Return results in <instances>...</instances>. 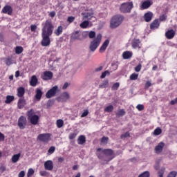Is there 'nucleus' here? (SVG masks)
Returning <instances> with one entry per match:
<instances>
[{
    "mask_svg": "<svg viewBox=\"0 0 177 177\" xmlns=\"http://www.w3.org/2000/svg\"><path fill=\"white\" fill-rule=\"evenodd\" d=\"M43 28L41 29V35H50L52 36L53 34V24H52V20L47 19L44 24H42Z\"/></svg>",
    "mask_w": 177,
    "mask_h": 177,
    "instance_id": "obj_1",
    "label": "nucleus"
},
{
    "mask_svg": "<svg viewBox=\"0 0 177 177\" xmlns=\"http://www.w3.org/2000/svg\"><path fill=\"white\" fill-rule=\"evenodd\" d=\"M124 21V16L118 15L113 16L110 21V28L114 29L120 27Z\"/></svg>",
    "mask_w": 177,
    "mask_h": 177,
    "instance_id": "obj_2",
    "label": "nucleus"
},
{
    "mask_svg": "<svg viewBox=\"0 0 177 177\" xmlns=\"http://www.w3.org/2000/svg\"><path fill=\"white\" fill-rule=\"evenodd\" d=\"M26 115L28 120H30V124H32V125H37V124H38V122L39 121V116H38V115H35V111L34 109L28 111Z\"/></svg>",
    "mask_w": 177,
    "mask_h": 177,
    "instance_id": "obj_3",
    "label": "nucleus"
},
{
    "mask_svg": "<svg viewBox=\"0 0 177 177\" xmlns=\"http://www.w3.org/2000/svg\"><path fill=\"white\" fill-rule=\"evenodd\" d=\"M100 42H102V34L99 33L97 35L96 38L92 40L90 43L89 49L91 52H95L97 48H99V45H100Z\"/></svg>",
    "mask_w": 177,
    "mask_h": 177,
    "instance_id": "obj_4",
    "label": "nucleus"
},
{
    "mask_svg": "<svg viewBox=\"0 0 177 177\" xmlns=\"http://www.w3.org/2000/svg\"><path fill=\"white\" fill-rule=\"evenodd\" d=\"M132 9H133V2H125L122 3L119 8L120 13H131Z\"/></svg>",
    "mask_w": 177,
    "mask_h": 177,
    "instance_id": "obj_5",
    "label": "nucleus"
},
{
    "mask_svg": "<svg viewBox=\"0 0 177 177\" xmlns=\"http://www.w3.org/2000/svg\"><path fill=\"white\" fill-rule=\"evenodd\" d=\"M50 136H52V135L49 133H41L38 135L37 140L43 143H49V142H50Z\"/></svg>",
    "mask_w": 177,
    "mask_h": 177,
    "instance_id": "obj_6",
    "label": "nucleus"
},
{
    "mask_svg": "<svg viewBox=\"0 0 177 177\" xmlns=\"http://www.w3.org/2000/svg\"><path fill=\"white\" fill-rule=\"evenodd\" d=\"M71 39L73 41H82V39H85V34L81 33L80 30H77L72 33Z\"/></svg>",
    "mask_w": 177,
    "mask_h": 177,
    "instance_id": "obj_7",
    "label": "nucleus"
},
{
    "mask_svg": "<svg viewBox=\"0 0 177 177\" xmlns=\"http://www.w3.org/2000/svg\"><path fill=\"white\" fill-rule=\"evenodd\" d=\"M57 89H59V87L57 86H54L52 88L47 91L46 93V97L47 99H50V97H54V96H56Z\"/></svg>",
    "mask_w": 177,
    "mask_h": 177,
    "instance_id": "obj_8",
    "label": "nucleus"
},
{
    "mask_svg": "<svg viewBox=\"0 0 177 177\" xmlns=\"http://www.w3.org/2000/svg\"><path fill=\"white\" fill-rule=\"evenodd\" d=\"M19 129H24L26 127H27V118L25 116L21 115L18 119V124H17Z\"/></svg>",
    "mask_w": 177,
    "mask_h": 177,
    "instance_id": "obj_9",
    "label": "nucleus"
},
{
    "mask_svg": "<svg viewBox=\"0 0 177 177\" xmlns=\"http://www.w3.org/2000/svg\"><path fill=\"white\" fill-rule=\"evenodd\" d=\"M70 99V94L67 92H64L62 93L61 96L56 98L57 102L64 103Z\"/></svg>",
    "mask_w": 177,
    "mask_h": 177,
    "instance_id": "obj_10",
    "label": "nucleus"
},
{
    "mask_svg": "<svg viewBox=\"0 0 177 177\" xmlns=\"http://www.w3.org/2000/svg\"><path fill=\"white\" fill-rule=\"evenodd\" d=\"M41 78L43 81H49L53 78V73L48 71H44L41 75Z\"/></svg>",
    "mask_w": 177,
    "mask_h": 177,
    "instance_id": "obj_11",
    "label": "nucleus"
},
{
    "mask_svg": "<svg viewBox=\"0 0 177 177\" xmlns=\"http://www.w3.org/2000/svg\"><path fill=\"white\" fill-rule=\"evenodd\" d=\"M82 20H91L93 17V11L86 10L84 12L82 13Z\"/></svg>",
    "mask_w": 177,
    "mask_h": 177,
    "instance_id": "obj_12",
    "label": "nucleus"
},
{
    "mask_svg": "<svg viewBox=\"0 0 177 177\" xmlns=\"http://www.w3.org/2000/svg\"><path fill=\"white\" fill-rule=\"evenodd\" d=\"M42 40H41V46H49L50 45V37L47 35H41Z\"/></svg>",
    "mask_w": 177,
    "mask_h": 177,
    "instance_id": "obj_13",
    "label": "nucleus"
},
{
    "mask_svg": "<svg viewBox=\"0 0 177 177\" xmlns=\"http://www.w3.org/2000/svg\"><path fill=\"white\" fill-rule=\"evenodd\" d=\"M2 13L5 15H8L9 16H12L13 13V8L10 6H5L2 9Z\"/></svg>",
    "mask_w": 177,
    "mask_h": 177,
    "instance_id": "obj_14",
    "label": "nucleus"
},
{
    "mask_svg": "<svg viewBox=\"0 0 177 177\" xmlns=\"http://www.w3.org/2000/svg\"><path fill=\"white\" fill-rule=\"evenodd\" d=\"M131 46L133 49H140L142 48V44L140 39H134L131 42Z\"/></svg>",
    "mask_w": 177,
    "mask_h": 177,
    "instance_id": "obj_15",
    "label": "nucleus"
},
{
    "mask_svg": "<svg viewBox=\"0 0 177 177\" xmlns=\"http://www.w3.org/2000/svg\"><path fill=\"white\" fill-rule=\"evenodd\" d=\"M110 44V40L106 39L104 41L101 47L100 48L99 52L100 53H104L106 52V49H107V46H109Z\"/></svg>",
    "mask_w": 177,
    "mask_h": 177,
    "instance_id": "obj_16",
    "label": "nucleus"
},
{
    "mask_svg": "<svg viewBox=\"0 0 177 177\" xmlns=\"http://www.w3.org/2000/svg\"><path fill=\"white\" fill-rule=\"evenodd\" d=\"M44 169L46 171H52L53 169V161L46 160L44 162Z\"/></svg>",
    "mask_w": 177,
    "mask_h": 177,
    "instance_id": "obj_17",
    "label": "nucleus"
},
{
    "mask_svg": "<svg viewBox=\"0 0 177 177\" xmlns=\"http://www.w3.org/2000/svg\"><path fill=\"white\" fill-rule=\"evenodd\" d=\"M26 104H27V102L26 101V99L24 97H21L18 100L17 107L18 109H19V110L24 109Z\"/></svg>",
    "mask_w": 177,
    "mask_h": 177,
    "instance_id": "obj_18",
    "label": "nucleus"
},
{
    "mask_svg": "<svg viewBox=\"0 0 177 177\" xmlns=\"http://www.w3.org/2000/svg\"><path fill=\"white\" fill-rule=\"evenodd\" d=\"M26 95V88L24 87H19L17 89V96L19 98L24 97Z\"/></svg>",
    "mask_w": 177,
    "mask_h": 177,
    "instance_id": "obj_19",
    "label": "nucleus"
},
{
    "mask_svg": "<svg viewBox=\"0 0 177 177\" xmlns=\"http://www.w3.org/2000/svg\"><path fill=\"white\" fill-rule=\"evenodd\" d=\"M143 19L146 23H149V21L153 19V12L150 11L146 12L143 16Z\"/></svg>",
    "mask_w": 177,
    "mask_h": 177,
    "instance_id": "obj_20",
    "label": "nucleus"
},
{
    "mask_svg": "<svg viewBox=\"0 0 177 177\" xmlns=\"http://www.w3.org/2000/svg\"><path fill=\"white\" fill-rule=\"evenodd\" d=\"M164 146H165V143L163 142H160L158 144V145L155 147V151L157 154L161 153L162 149H164Z\"/></svg>",
    "mask_w": 177,
    "mask_h": 177,
    "instance_id": "obj_21",
    "label": "nucleus"
},
{
    "mask_svg": "<svg viewBox=\"0 0 177 177\" xmlns=\"http://www.w3.org/2000/svg\"><path fill=\"white\" fill-rule=\"evenodd\" d=\"M160 27V21L158 19L153 20L150 24L151 30H156Z\"/></svg>",
    "mask_w": 177,
    "mask_h": 177,
    "instance_id": "obj_22",
    "label": "nucleus"
},
{
    "mask_svg": "<svg viewBox=\"0 0 177 177\" xmlns=\"http://www.w3.org/2000/svg\"><path fill=\"white\" fill-rule=\"evenodd\" d=\"M175 30L171 29L165 32V37L167 38V39H172L175 37Z\"/></svg>",
    "mask_w": 177,
    "mask_h": 177,
    "instance_id": "obj_23",
    "label": "nucleus"
},
{
    "mask_svg": "<svg viewBox=\"0 0 177 177\" xmlns=\"http://www.w3.org/2000/svg\"><path fill=\"white\" fill-rule=\"evenodd\" d=\"M153 5V2L150 1L149 0L144 1L141 5V8L142 10L149 9L150 6Z\"/></svg>",
    "mask_w": 177,
    "mask_h": 177,
    "instance_id": "obj_24",
    "label": "nucleus"
},
{
    "mask_svg": "<svg viewBox=\"0 0 177 177\" xmlns=\"http://www.w3.org/2000/svg\"><path fill=\"white\" fill-rule=\"evenodd\" d=\"M42 95H44V93L42 92V91H41V89H39V88H37L35 97L36 100H37V102H39V100H41V99L42 97Z\"/></svg>",
    "mask_w": 177,
    "mask_h": 177,
    "instance_id": "obj_25",
    "label": "nucleus"
},
{
    "mask_svg": "<svg viewBox=\"0 0 177 177\" xmlns=\"http://www.w3.org/2000/svg\"><path fill=\"white\" fill-rule=\"evenodd\" d=\"M133 53L131 51H124L122 53V58L124 60H127L128 59H131L132 57Z\"/></svg>",
    "mask_w": 177,
    "mask_h": 177,
    "instance_id": "obj_26",
    "label": "nucleus"
},
{
    "mask_svg": "<svg viewBox=\"0 0 177 177\" xmlns=\"http://www.w3.org/2000/svg\"><path fill=\"white\" fill-rule=\"evenodd\" d=\"M102 153L108 157H111V156H113L114 154V151L111 149H106L102 150Z\"/></svg>",
    "mask_w": 177,
    "mask_h": 177,
    "instance_id": "obj_27",
    "label": "nucleus"
},
{
    "mask_svg": "<svg viewBox=\"0 0 177 177\" xmlns=\"http://www.w3.org/2000/svg\"><path fill=\"white\" fill-rule=\"evenodd\" d=\"M37 84H38V78H37V76L35 75L32 76L30 81V85L31 86H37Z\"/></svg>",
    "mask_w": 177,
    "mask_h": 177,
    "instance_id": "obj_28",
    "label": "nucleus"
},
{
    "mask_svg": "<svg viewBox=\"0 0 177 177\" xmlns=\"http://www.w3.org/2000/svg\"><path fill=\"white\" fill-rule=\"evenodd\" d=\"M86 142V138L85 136H80L77 138L78 145H84Z\"/></svg>",
    "mask_w": 177,
    "mask_h": 177,
    "instance_id": "obj_29",
    "label": "nucleus"
},
{
    "mask_svg": "<svg viewBox=\"0 0 177 177\" xmlns=\"http://www.w3.org/2000/svg\"><path fill=\"white\" fill-rule=\"evenodd\" d=\"M63 33V26H59L57 27V28L54 31V34L59 37V35H61V34Z\"/></svg>",
    "mask_w": 177,
    "mask_h": 177,
    "instance_id": "obj_30",
    "label": "nucleus"
},
{
    "mask_svg": "<svg viewBox=\"0 0 177 177\" xmlns=\"http://www.w3.org/2000/svg\"><path fill=\"white\" fill-rule=\"evenodd\" d=\"M13 100H15V96H13V95H7L5 103H6V104H9L12 103V102H13Z\"/></svg>",
    "mask_w": 177,
    "mask_h": 177,
    "instance_id": "obj_31",
    "label": "nucleus"
},
{
    "mask_svg": "<svg viewBox=\"0 0 177 177\" xmlns=\"http://www.w3.org/2000/svg\"><path fill=\"white\" fill-rule=\"evenodd\" d=\"M109 86V80H105L103 81V82L99 85V88L101 89H104V88H107Z\"/></svg>",
    "mask_w": 177,
    "mask_h": 177,
    "instance_id": "obj_32",
    "label": "nucleus"
},
{
    "mask_svg": "<svg viewBox=\"0 0 177 177\" xmlns=\"http://www.w3.org/2000/svg\"><path fill=\"white\" fill-rule=\"evenodd\" d=\"M20 156H21V154L20 153L18 154L13 155L12 157V162L14 163L17 162L19 161V160H20Z\"/></svg>",
    "mask_w": 177,
    "mask_h": 177,
    "instance_id": "obj_33",
    "label": "nucleus"
},
{
    "mask_svg": "<svg viewBox=\"0 0 177 177\" xmlns=\"http://www.w3.org/2000/svg\"><path fill=\"white\" fill-rule=\"evenodd\" d=\"M161 133H162V130L160 127H157L153 131V135H155V136H158V135H161Z\"/></svg>",
    "mask_w": 177,
    "mask_h": 177,
    "instance_id": "obj_34",
    "label": "nucleus"
},
{
    "mask_svg": "<svg viewBox=\"0 0 177 177\" xmlns=\"http://www.w3.org/2000/svg\"><path fill=\"white\" fill-rule=\"evenodd\" d=\"M78 135V132L77 131H75L73 133H71L69 134L68 138L70 140H73V139H75L77 138V136Z\"/></svg>",
    "mask_w": 177,
    "mask_h": 177,
    "instance_id": "obj_35",
    "label": "nucleus"
},
{
    "mask_svg": "<svg viewBox=\"0 0 177 177\" xmlns=\"http://www.w3.org/2000/svg\"><path fill=\"white\" fill-rule=\"evenodd\" d=\"M113 110H114V106H113V105H109L104 109V111L105 113H111Z\"/></svg>",
    "mask_w": 177,
    "mask_h": 177,
    "instance_id": "obj_36",
    "label": "nucleus"
},
{
    "mask_svg": "<svg viewBox=\"0 0 177 177\" xmlns=\"http://www.w3.org/2000/svg\"><path fill=\"white\" fill-rule=\"evenodd\" d=\"M88 26H89V21H84L82 24H80L81 28H87Z\"/></svg>",
    "mask_w": 177,
    "mask_h": 177,
    "instance_id": "obj_37",
    "label": "nucleus"
},
{
    "mask_svg": "<svg viewBox=\"0 0 177 177\" xmlns=\"http://www.w3.org/2000/svg\"><path fill=\"white\" fill-rule=\"evenodd\" d=\"M57 128H62L63 125H64V122L62 119H59L57 120Z\"/></svg>",
    "mask_w": 177,
    "mask_h": 177,
    "instance_id": "obj_38",
    "label": "nucleus"
},
{
    "mask_svg": "<svg viewBox=\"0 0 177 177\" xmlns=\"http://www.w3.org/2000/svg\"><path fill=\"white\" fill-rule=\"evenodd\" d=\"M165 172V167H162L160 171H158V177H164V174Z\"/></svg>",
    "mask_w": 177,
    "mask_h": 177,
    "instance_id": "obj_39",
    "label": "nucleus"
},
{
    "mask_svg": "<svg viewBox=\"0 0 177 177\" xmlns=\"http://www.w3.org/2000/svg\"><path fill=\"white\" fill-rule=\"evenodd\" d=\"M126 112L124 109H120L119 111H118L116 115H118V117H123V115H125Z\"/></svg>",
    "mask_w": 177,
    "mask_h": 177,
    "instance_id": "obj_40",
    "label": "nucleus"
},
{
    "mask_svg": "<svg viewBox=\"0 0 177 177\" xmlns=\"http://www.w3.org/2000/svg\"><path fill=\"white\" fill-rule=\"evenodd\" d=\"M138 77H139V74L137 73H132L130 75V80L131 81H136V80H138Z\"/></svg>",
    "mask_w": 177,
    "mask_h": 177,
    "instance_id": "obj_41",
    "label": "nucleus"
},
{
    "mask_svg": "<svg viewBox=\"0 0 177 177\" xmlns=\"http://www.w3.org/2000/svg\"><path fill=\"white\" fill-rule=\"evenodd\" d=\"M23 48L21 46H17L15 48V53L17 55H20L21 53H23Z\"/></svg>",
    "mask_w": 177,
    "mask_h": 177,
    "instance_id": "obj_42",
    "label": "nucleus"
},
{
    "mask_svg": "<svg viewBox=\"0 0 177 177\" xmlns=\"http://www.w3.org/2000/svg\"><path fill=\"white\" fill-rule=\"evenodd\" d=\"M138 177H150V172L149 171H144Z\"/></svg>",
    "mask_w": 177,
    "mask_h": 177,
    "instance_id": "obj_43",
    "label": "nucleus"
},
{
    "mask_svg": "<svg viewBox=\"0 0 177 177\" xmlns=\"http://www.w3.org/2000/svg\"><path fill=\"white\" fill-rule=\"evenodd\" d=\"M74 20H75V17L70 16V17H68L66 21L69 24H71V23H74Z\"/></svg>",
    "mask_w": 177,
    "mask_h": 177,
    "instance_id": "obj_44",
    "label": "nucleus"
},
{
    "mask_svg": "<svg viewBox=\"0 0 177 177\" xmlns=\"http://www.w3.org/2000/svg\"><path fill=\"white\" fill-rule=\"evenodd\" d=\"M118 88H120V83L116 82V83L113 84V86L111 87V90L112 91H117L118 89Z\"/></svg>",
    "mask_w": 177,
    "mask_h": 177,
    "instance_id": "obj_45",
    "label": "nucleus"
},
{
    "mask_svg": "<svg viewBox=\"0 0 177 177\" xmlns=\"http://www.w3.org/2000/svg\"><path fill=\"white\" fill-rule=\"evenodd\" d=\"M35 171L32 168H30L28 170V173H27V177H30L32 176V175H34Z\"/></svg>",
    "mask_w": 177,
    "mask_h": 177,
    "instance_id": "obj_46",
    "label": "nucleus"
},
{
    "mask_svg": "<svg viewBox=\"0 0 177 177\" xmlns=\"http://www.w3.org/2000/svg\"><path fill=\"white\" fill-rule=\"evenodd\" d=\"M106 75H110V71H105L104 72H103L100 76V78L103 80V78H106Z\"/></svg>",
    "mask_w": 177,
    "mask_h": 177,
    "instance_id": "obj_47",
    "label": "nucleus"
},
{
    "mask_svg": "<svg viewBox=\"0 0 177 177\" xmlns=\"http://www.w3.org/2000/svg\"><path fill=\"white\" fill-rule=\"evenodd\" d=\"M96 37V32L95 31H90L88 33V37L92 39Z\"/></svg>",
    "mask_w": 177,
    "mask_h": 177,
    "instance_id": "obj_48",
    "label": "nucleus"
},
{
    "mask_svg": "<svg viewBox=\"0 0 177 177\" xmlns=\"http://www.w3.org/2000/svg\"><path fill=\"white\" fill-rule=\"evenodd\" d=\"M107 142H109V137L103 136L101 139V143H104V145H107Z\"/></svg>",
    "mask_w": 177,
    "mask_h": 177,
    "instance_id": "obj_49",
    "label": "nucleus"
},
{
    "mask_svg": "<svg viewBox=\"0 0 177 177\" xmlns=\"http://www.w3.org/2000/svg\"><path fill=\"white\" fill-rule=\"evenodd\" d=\"M136 109L138 111H143V110H145V106L143 104H138Z\"/></svg>",
    "mask_w": 177,
    "mask_h": 177,
    "instance_id": "obj_50",
    "label": "nucleus"
},
{
    "mask_svg": "<svg viewBox=\"0 0 177 177\" xmlns=\"http://www.w3.org/2000/svg\"><path fill=\"white\" fill-rule=\"evenodd\" d=\"M130 134L129 132H126L120 136V138L122 139H125V138H129Z\"/></svg>",
    "mask_w": 177,
    "mask_h": 177,
    "instance_id": "obj_51",
    "label": "nucleus"
},
{
    "mask_svg": "<svg viewBox=\"0 0 177 177\" xmlns=\"http://www.w3.org/2000/svg\"><path fill=\"white\" fill-rule=\"evenodd\" d=\"M55 150H56V148L55 147H50L48 150V153H49L50 154H53Z\"/></svg>",
    "mask_w": 177,
    "mask_h": 177,
    "instance_id": "obj_52",
    "label": "nucleus"
},
{
    "mask_svg": "<svg viewBox=\"0 0 177 177\" xmlns=\"http://www.w3.org/2000/svg\"><path fill=\"white\" fill-rule=\"evenodd\" d=\"M159 20L160 21H165V20H167V15H160L159 17Z\"/></svg>",
    "mask_w": 177,
    "mask_h": 177,
    "instance_id": "obj_53",
    "label": "nucleus"
},
{
    "mask_svg": "<svg viewBox=\"0 0 177 177\" xmlns=\"http://www.w3.org/2000/svg\"><path fill=\"white\" fill-rule=\"evenodd\" d=\"M140 70H142V64H139L137 66L135 67V71H136V73H139Z\"/></svg>",
    "mask_w": 177,
    "mask_h": 177,
    "instance_id": "obj_54",
    "label": "nucleus"
},
{
    "mask_svg": "<svg viewBox=\"0 0 177 177\" xmlns=\"http://www.w3.org/2000/svg\"><path fill=\"white\" fill-rule=\"evenodd\" d=\"M6 66H10V64H12V59L11 58H7L6 59Z\"/></svg>",
    "mask_w": 177,
    "mask_h": 177,
    "instance_id": "obj_55",
    "label": "nucleus"
},
{
    "mask_svg": "<svg viewBox=\"0 0 177 177\" xmlns=\"http://www.w3.org/2000/svg\"><path fill=\"white\" fill-rule=\"evenodd\" d=\"M54 102L53 100H49L48 102H47V107H52L54 104Z\"/></svg>",
    "mask_w": 177,
    "mask_h": 177,
    "instance_id": "obj_56",
    "label": "nucleus"
},
{
    "mask_svg": "<svg viewBox=\"0 0 177 177\" xmlns=\"http://www.w3.org/2000/svg\"><path fill=\"white\" fill-rule=\"evenodd\" d=\"M150 86H151V82H150V81H147V82L145 84V89H149Z\"/></svg>",
    "mask_w": 177,
    "mask_h": 177,
    "instance_id": "obj_57",
    "label": "nucleus"
},
{
    "mask_svg": "<svg viewBox=\"0 0 177 177\" xmlns=\"http://www.w3.org/2000/svg\"><path fill=\"white\" fill-rule=\"evenodd\" d=\"M167 177H176V171H171Z\"/></svg>",
    "mask_w": 177,
    "mask_h": 177,
    "instance_id": "obj_58",
    "label": "nucleus"
},
{
    "mask_svg": "<svg viewBox=\"0 0 177 177\" xmlns=\"http://www.w3.org/2000/svg\"><path fill=\"white\" fill-rule=\"evenodd\" d=\"M35 30H37V25H31L30 26V31L32 32H35Z\"/></svg>",
    "mask_w": 177,
    "mask_h": 177,
    "instance_id": "obj_59",
    "label": "nucleus"
},
{
    "mask_svg": "<svg viewBox=\"0 0 177 177\" xmlns=\"http://www.w3.org/2000/svg\"><path fill=\"white\" fill-rule=\"evenodd\" d=\"M48 16L50 17H51L52 19H53V17H55L56 16V12L55 11H52L48 14Z\"/></svg>",
    "mask_w": 177,
    "mask_h": 177,
    "instance_id": "obj_60",
    "label": "nucleus"
},
{
    "mask_svg": "<svg viewBox=\"0 0 177 177\" xmlns=\"http://www.w3.org/2000/svg\"><path fill=\"white\" fill-rule=\"evenodd\" d=\"M24 176H26V171H21L18 174V177H24Z\"/></svg>",
    "mask_w": 177,
    "mask_h": 177,
    "instance_id": "obj_61",
    "label": "nucleus"
},
{
    "mask_svg": "<svg viewBox=\"0 0 177 177\" xmlns=\"http://www.w3.org/2000/svg\"><path fill=\"white\" fill-rule=\"evenodd\" d=\"M89 114V111L88 110L84 111L82 114L81 115L82 118L86 117Z\"/></svg>",
    "mask_w": 177,
    "mask_h": 177,
    "instance_id": "obj_62",
    "label": "nucleus"
},
{
    "mask_svg": "<svg viewBox=\"0 0 177 177\" xmlns=\"http://www.w3.org/2000/svg\"><path fill=\"white\" fill-rule=\"evenodd\" d=\"M5 140V135L0 132V142H3Z\"/></svg>",
    "mask_w": 177,
    "mask_h": 177,
    "instance_id": "obj_63",
    "label": "nucleus"
},
{
    "mask_svg": "<svg viewBox=\"0 0 177 177\" xmlns=\"http://www.w3.org/2000/svg\"><path fill=\"white\" fill-rule=\"evenodd\" d=\"M41 176H46L48 175V172L46 171H40Z\"/></svg>",
    "mask_w": 177,
    "mask_h": 177,
    "instance_id": "obj_64",
    "label": "nucleus"
}]
</instances>
